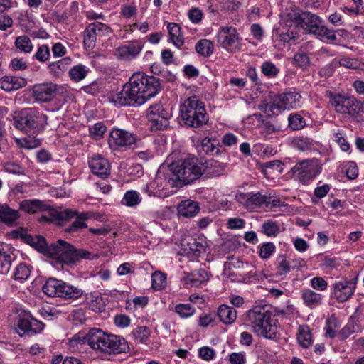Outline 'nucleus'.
<instances>
[{
  "mask_svg": "<svg viewBox=\"0 0 364 364\" xmlns=\"http://www.w3.org/2000/svg\"><path fill=\"white\" fill-rule=\"evenodd\" d=\"M161 89L160 79L142 72L134 73L122 90L112 96V102L117 106L138 107L155 97Z\"/></svg>",
  "mask_w": 364,
  "mask_h": 364,
  "instance_id": "1",
  "label": "nucleus"
},
{
  "mask_svg": "<svg viewBox=\"0 0 364 364\" xmlns=\"http://www.w3.org/2000/svg\"><path fill=\"white\" fill-rule=\"evenodd\" d=\"M78 344H87L91 348L109 354L125 353L129 347L122 337L107 334L100 328H92L87 333L79 332L70 341L73 347Z\"/></svg>",
  "mask_w": 364,
  "mask_h": 364,
  "instance_id": "2",
  "label": "nucleus"
},
{
  "mask_svg": "<svg viewBox=\"0 0 364 364\" xmlns=\"http://www.w3.org/2000/svg\"><path fill=\"white\" fill-rule=\"evenodd\" d=\"M45 255L59 264L66 265L75 264L82 259L93 260L98 258L97 255L84 249H77L72 244L60 239L48 245Z\"/></svg>",
  "mask_w": 364,
  "mask_h": 364,
  "instance_id": "3",
  "label": "nucleus"
},
{
  "mask_svg": "<svg viewBox=\"0 0 364 364\" xmlns=\"http://www.w3.org/2000/svg\"><path fill=\"white\" fill-rule=\"evenodd\" d=\"M272 306L258 305L247 312V321L259 336L268 339L276 338L277 326L272 319Z\"/></svg>",
  "mask_w": 364,
  "mask_h": 364,
  "instance_id": "4",
  "label": "nucleus"
},
{
  "mask_svg": "<svg viewBox=\"0 0 364 364\" xmlns=\"http://www.w3.org/2000/svg\"><path fill=\"white\" fill-rule=\"evenodd\" d=\"M46 115L36 108L23 109L14 116V125L29 136L35 137L47 124Z\"/></svg>",
  "mask_w": 364,
  "mask_h": 364,
  "instance_id": "5",
  "label": "nucleus"
},
{
  "mask_svg": "<svg viewBox=\"0 0 364 364\" xmlns=\"http://www.w3.org/2000/svg\"><path fill=\"white\" fill-rule=\"evenodd\" d=\"M180 114L183 124L188 127H201L209 119L204 103L196 96H191L183 102L180 107Z\"/></svg>",
  "mask_w": 364,
  "mask_h": 364,
  "instance_id": "6",
  "label": "nucleus"
},
{
  "mask_svg": "<svg viewBox=\"0 0 364 364\" xmlns=\"http://www.w3.org/2000/svg\"><path fill=\"white\" fill-rule=\"evenodd\" d=\"M171 170L176 176L175 180L187 185L198 179L205 172V166L203 161L192 156L173 165Z\"/></svg>",
  "mask_w": 364,
  "mask_h": 364,
  "instance_id": "7",
  "label": "nucleus"
},
{
  "mask_svg": "<svg viewBox=\"0 0 364 364\" xmlns=\"http://www.w3.org/2000/svg\"><path fill=\"white\" fill-rule=\"evenodd\" d=\"M50 214V218L43 215L41 220L55 223L58 225L62 226L70 219L75 218V220L65 229V231L69 233L77 232L82 228H87L85 220L90 217V214L87 212L78 213L69 209L63 210H52Z\"/></svg>",
  "mask_w": 364,
  "mask_h": 364,
  "instance_id": "8",
  "label": "nucleus"
},
{
  "mask_svg": "<svg viewBox=\"0 0 364 364\" xmlns=\"http://www.w3.org/2000/svg\"><path fill=\"white\" fill-rule=\"evenodd\" d=\"M42 291L50 297H60L65 299H77L83 294L81 289L53 277H50L46 281Z\"/></svg>",
  "mask_w": 364,
  "mask_h": 364,
  "instance_id": "9",
  "label": "nucleus"
},
{
  "mask_svg": "<svg viewBox=\"0 0 364 364\" xmlns=\"http://www.w3.org/2000/svg\"><path fill=\"white\" fill-rule=\"evenodd\" d=\"M330 102L337 113L355 118L360 111V102L352 96L331 94Z\"/></svg>",
  "mask_w": 364,
  "mask_h": 364,
  "instance_id": "10",
  "label": "nucleus"
},
{
  "mask_svg": "<svg viewBox=\"0 0 364 364\" xmlns=\"http://www.w3.org/2000/svg\"><path fill=\"white\" fill-rule=\"evenodd\" d=\"M321 167L316 159H304L296 163L291 171L295 179L303 184H307L321 172Z\"/></svg>",
  "mask_w": 364,
  "mask_h": 364,
  "instance_id": "11",
  "label": "nucleus"
},
{
  "mask_svg": "<svg viewBox=\"0 0 364 364\" xmlns=\"http://www.w3.org/2000/svg\"><path fill=\"white\" fill-rule=\"evenodd\" d=\"M147 117L151 122V131L162 130L168 127L171 113L161 103H156L149 107Z\"/></svg>",
  "mask_w": 364,
  "mask_h": 364,
  "instance_id": "12",
  "label": "nucleus"
},
{
  "mask_svg": "<svg viewBox=\"0 0 364 364\" xmlns=\"http://www.w3.org/2000/svg\"><path fill=\"white\" fill-rule=\"evenodd\" d=\"M300 98L301 95L294 91L276 95L272 98L270 109L274 113L275 109L281 112L286 109L296 108L299 106Z\"/></svg>",
  "mask_w": 364,
  "mask_h": 364,
  "instance_id": "13",
  "label": "nucleus"
},
{
  "mask_svg": "<svg viewBox=\"0 0 364 364\" xmlns=\"http://www.w3.org/2000/svg\"><path fill=\"white\" fill-rule=\"evenodd\" d=\"M218 42L228 51L240 50V38L236 29L231 26L222 27L218 33Z\"/></svg>",
  "mask_w": 364,
  "mask_h": 364,
  "instance_id": "14",
  "label": "nucleus"
},
{
  "mask_svg": "<svg viewBox=\"0 0 364 364\" xmlns=\"http://www.w3.org/2000/svg\"><path fill=\"white\" fill-rule=\"evenodd\" d=\"M356 281L357 279H343L333 284L331 286V296L339 302L346 301L355 291Z\"/></svg>",
  "mask_w": 364,
  "mask_h": 364,
  "instance_id": "15",
  "label": "nucleus"
},
{
  "mask_svg": "<svg viewBox=\"0 0 364 364\" xmlns=\"http://www.w3.org/2000/svg\"><path fill=\"white\" fill-rule=\"evenodd\" d=\"M61 87L55 83L49 82L37 84L33 88V97L38 102H49L58 94Z\"/></svg>",
  "mask_w": 364,
  "mask_h": 364,
  "instance_id": "16",
  "label": "nucleus"
},
{
  "mask_svg": "<svg viewBox=\"0 0 364 364\" xmlns=\"http://www.w3.org/2000/svg\"><path fill=\"white\" fill-rule=\"evenodd\" d=\"M9 235L13 239H21L26 244L34 247L39 252L46 255L48 244L43 236L39 235L32 236L18 230L11 231Z\"/></svg>",
  "mask_w": 364,
  "mask_h": 364,
  "instance_id": "17",
  "label": "nucleus"
},
{
  "mask_svg": "<svg viewBox=\"0 0 364 364\" xmlns=\"http://www.w3.org/2000/svg\"><path fill=\"white\" fill-rule=\"evenodd\" d=\"M136 138L132 134L119 129H114L109 133L108 143L113 149L130 146L135 143Z\"/></svg>",
  "mask_w": 364,
  "mask_h": 364,
  "instance_id": "18",
  "label": "nucleus"
},
{
  "mask_svg": "<svg viewBox=\"0 0 364 364\" xmlns=\"http://www.w3.org/2000/svg\"><path fill=\"white\" fill-rule=\"evenodd\" d=\"M89 166L95 176L105 179L110 175V164L101 155L93 156L89 160Z\"/></svg>",
  "mask_w": 364,
  "mask_h": 364,
  "instance_id": "19",
  "label": "nucleus"
},
{
  "mask_svg": "<svg viewBox=\"0 0 364 364\" xmlns=\"http://www.w3.org/2000/svg\"><path fill=\"white\" fill-rule=\"evenodd\" d=\"M323 24L322 19L316 14L309 11L301 12L300 27L306 33L316 34Z\"/></svg>",
  "mask_w": 364,
  "mask_h": 364,
  "instance_id": "20",
  "label": "nucleus"
},
{
  "mask_svg": "<svg viewBox=\"0 0 364 364\" xmlns=\"http://www.w3.org/2000/svg\"><path fill=\"white\" fill-rule=\"evenodd\" d=\"M142 48L143 44L141 41H133L117 48L116 55L119 59L130 60L139 54Z\"/></svg>",
  "mask_w": 364,
  "mask_h": 364,
  "instance_id": "21",
  "label": "nucleus"
},
{
  "mask_svg": "<svg viewBox=\"0 0 364 364\" xmlns=\"http://www.w3.org/2000/svg\"><path fill=\"white\" fill-rule=\"evenodd\" d=\"M19 205L20 208L27 213L34 214L46 210L52 211L50 205L38 199L23 200L20 203Z\"/></svg>",
  "mask_w": 364,
  "mask_h": 364,
  "instance_id": "22",
  "label": "nucleus"
},
{
  "mask_svg": "<svg viewBox=\"0 0 364 364\" xmlns=\"http://www.w3.org/2000/svg\"><path fill=\"white\" fill-rule=\"evenodd\" d=\"M26 85V80L20 77L6 75L0 79V87L7 92L16 90Z\"/></svg>",
  "mask_w": 364,
  "mask_h": 364,
  "instance_id": "23",
  "label": "nucleus"
},
{
  "mask_svg": "<svg viewBox=\"0 0 364 364\" xmlns=\"http://www.w3.org/2000/svg\"><path fill=\"white\" fill-rule=\"evenodd\" d=\"M85 301L93 311L102 312L105 311V304L100 292L94 291L85 294Z\"/></svg>",
  "mask_w": 364,
  "mask_h": 364,
  "instance_id": "24",
  "label": "nucleus"
},
{
  "mask_svg": "<svg viewBox=\"0 0 364 364\" xmlns=\"http://www.w3.org/2000/svg\"><path fill=\"white\" fill-rule=\"evenodd\" d=\"M301 299L306 306L314 309L322 304L323 296L311 289H306L301 291Z\"/></svg>",
  "mask_w": 364,
  "mask_h": 364,
  "instance_id": "25",
  "label": "nucleus"
},
{
  "mask_svg": "<svg viewBox=\"0 0 364 364\" xmlns=\"http://www.w3.org/2000/svg\"><path fill=\"white\" fill-rule=\"evenodd\" d=\"M18 211L10 208L7 204L0 205V221L8 225H13L19 218Z\"/></svg>",
  "mask_w": 364,
  "mask_h": 364,
  "instance_id": "26",
  "label": "nucleus"
},
{
  "mask_svg": "<svg viewBox=\"0 0 364 364\" xmlns=\"http://www.w3.org/2000/svg\"><path fill=\"white\" fill-rule=\"evenodd\" d=\"M281 23L287 28H296L300 27L301 13L292 10L284 13L282 16Z\"/></svg>",
  "mask_w": 364,
  "mask_h": 364,
  "instance_id": "27",
  "label": "nucleus"
},
{
  "mask_svg": "<svg viewBox=\"0 0 364 364\" xmlns=\"http://www.w3.org/2000/svg\"><path fill=\"white\" fill-rule=\"evenodd\" d=\"M200 210L197 202L187 200L182 201L178 206V211L180 215L191 218L196 215Z\"/></svg>",
  "mask_w": 364,
  "mask_h": 364,
  "instance_id": "28",
  "label": "nucleus"
},
{
  "mask_svg": "<svg viewBox=\"0 0 364 364\" xmlns=\"http://www.w3.org/2000/svg\"><path fill=\"white\" fill-rule=\"evenodd\" d=\"M218 316L223 323L231 324L237 318V311L233 307L222 304L218 308Z\"/></svg>",
  "mask_w": 364,
  "mask_h": 364,
  "instance_id": "29",
  "label": "nucleus"
},
{
  "mask_svg": "<svg viewBox=\"0 0 364 364\" xmlns=\"http://www.w3.org/2000/svg\"><path fill=\"white\" fill-rule=\"evenodd\" d=\"M270 203V198L265 195H262L260 192L256 193H249L248 199L247 200L246 208L249 209H254L260 207L263 204Z\"/></svg>",
  "mask_w": 364,
  "mask_h": 364,
  "instance_id": "30",
  "label": "nucleus"
},
{
  "mask_svg": "<svg viewBox=\"0 0 364 364\" xmlns=\"http://www.w3.org/2000/svg\"><path fill=\"white\" fill-rule=\"evenodd\" d=\"M168 31L169 38L171 42L177 47L181 48L184 41L181 32V27L178 24L174 23H169L168 24Z\"/></svg>",
  "mask_w": 364,
  "mask_h": 364,
  "instance_id": "31",
  "label": "nucleus"
},
{
  "mask_svg": "<svg viewBox=\"0 0 364 364\" xmlns=\"http://www.w3.org/2000/svg\"><path fill=\"white\" fill-rule=\"evenodd\" d=\"M209 278L210 274L206 269H198L193 271L188 279L192 286L198 287L202 283L207 282Z\"/></svg>",
  "mask_w": 364,
  "mask_h": 364,
  "instance_id": "32",
  "label": "nucleus"
},
{
  "mask_svg": "<svg viewBox=\"0 0 364 364\" xmlns=\"http://www.w3.org/2000/svg\"><path fill=\"white\" fill-rule=\"evenodd\" d=\"M297 341L301 346L309 348L312 344V337L308 326H300L297 334Z\"/></svg>",
  "mask_w": 364,
  "mask_h": 364,
  "instance_id": "33",
  "label": "nucleus"
},
{
  "mask_svg": "<svg viewBox=\"0 0 364 364\" xmlns=\"http://www.w3.org/2000/svg\"><path fill=\"white\" fill-rule=\"evenodd\" d=\"M70 63L71 59L70 58H64L58 61L50 63L48 65V69L53 76L58 77L67 70Z\"/></svg>",
  "mask_w": 364,
  "mask_h": 364,
  "instance_id": "34",
  "label": "nucleus"
},
{
  "mask_svg": "<svg viewBox=\"0 0 364 364\" xmlns=\"http://www.w3.org/2000/svg\"><path fill=\"white\" fill-rule=\"evenodd\" d=\"M150 334V329L147 326H138L134 329L131 333V336L136 342L148 344Z\"/></svg>",
  "mask_w": 364,
  "mask_h": 364,
  "instance_id": "35",
  "label": "nucleus"
},
{
  "mask_svg": "<svg viewBox=\"0 0 364 364\" xmlns=\"http://www.w3.org/2000/svg\"><path fill=\"white\" fill-rule=\"evenodd\" d=\"M195 50L198 55L209 57L213 53L214 46L210 40L201 39L196 43Z\"/></svg>",
  "mask_w": 364,
  "mask_h": 364,
  "instance_id": "36",
  "label": "nucleus"
},
{
  "mask_svg": "<svg viewBox=\"0 0 364 364\" xmlns=\"http://www.w3.org/2000/svg\"><path fill=\"white\" fill-rule=\"evenodd\" d=\"M313 145V140L308 137L296 136L291 140V146L302 151L311 150Z\"/></svg>",
  "mask_w": 364,
  "mask_h": 364,
  "instance_id": "37",
  "label": "nucleus"
},
{
  "mask_svg": "<svg viewBox=\"0 0 364 364\" xmlns=\"http://www.w3.org/2000/svg\"><path fill=\"white\" fill-rule=\"evenodd\" d=\"M15 46L17 49L25 53H29L33 50V45L30 38L25 35L16 38Z\"/></svg>",
  "mask_w": 364,
  "mask_h": 364,
  "instance_id": "38",
  "label": "nucleus"
},
{
  "mask_svg": "<svg viewBox=\"0 0 364 364\" xmlns=\"http://www.w3.org/2000/svg\"><path fill=\"white\" fill-rule=\"evenodd\" d=\"M205 166V171H208V173L213 176H220L223 173L225 164L220 163L215 160L211 159L203 162Z\"/></svg>",
  "mask_w": 364,
  "mask_h": 364,
  "instance_id": "39",
  "label": "nucleus"
},
{
  "mask_svg": "<svg viewBox=\"0 0 364 364\" xmlns=\"http://www.w3.org/2000/svg\"><path fill=\"white\" fill-rule=\"evenodd\" d=\"M218 144L217 140L209 137H205L201 141L202 150L207 154H218L219 153V149L217 147V145Z\"/></svg>",
  "mask_w": 364,
  "mask_h": 364,
  "instance_id": "40",
  "label": "nucleus"
},
{
  "mask_svg": "<svg viewBox=\"0 0 364 364\" xmlns=\"http://www.w3.org/2000/svg\"><path fill=\"white\" fill-rule=\"evenodd\" d=\"M31 274V269L25 263H20L16 268L14 273V279L18 281L26 280Z\"/></svg>",
  "mask_w": 364,
  "mask_h": 364,
  "instance_id": "41",
  "label": "nucleus"
},
{
  "mask_svg": "<svg viewBox=\"0 0 364 364\" xmlns=\"http://www.w3.org/2000/svg\"><path fill=\"white\" fill-rule=\"evenodd\" d=\"M293 63L296 67L304 70L309 67L310 59L306 53L304 52H298L294 55Z\"/></svg>",
  "mask_w": 364,
  "mask_h": 364,
  "instance_id": "42",
  "label": "nucleus"
},
{
  "mask_svg": "<svg viewBox=\"0 0 364 364\" xmlns=\"http://www.w3.org/2000/svg\"><path fill=\"white\" fill-rule=\"evenodd\" d=\"M152 287L155 290H161L166 285V276L161 272L156 271L151 275Z\"/></svg>",
  "mask_w": 364,
  "mask_h": 364,
  "instance_id": "43",
  "label": "nucleus"
},
{
  "mask_svg": "<svg viewBox=\"0 0 364 364\" xmlns=\"http://www.w3.org/2000/svg\"><path fill=\"white\" fill-rule=\"evenodd\" d=\"M174 311L181 318H186L193 316L196 309L190 304H178L175 306Z\"/></svg>",
  "mask_w": 364,
  "mask_h": 364,
  "instance_id": "44",
  "label": "nucleus"
},
{
  "mask_svg": "<svg viewBox=\"0 0 364 364\" xmlns=\"http://www.w3.org/2000/svg\"><path fill=\"white\" fill-rule=\"evenodd\" d=\"M140 202L139 194L135 191H127L122 199V203L129 207L136 206Z\"/></svg>",
  "mask_w": 364,
  "mask_h": 364,
  "instance_id": "45",
  "label": "nucleus"
},
{
  "mask_svg": "<svg viewBox=\"0 0 364 364\" xmlns=\"http://www.w3.org/2000/svg\"><path fill=\"white\" fill-rule=\"evenodd\" d=\"M12 257L5 252H0V274H6L11 268Z\"/></svg>",
  "mask_w": 364,
  "mask_h": 364,
  "instance_id": "46",
  "label": "nucleus"
},
{
  "mask_svg": "<svg viewBox=\"0 0 364 364\" xmlns=\"http://www.w3.org/2000/svg\"><path fill=\"white\" fill-rule=\"evenodd\" d=\"M262 73L269 78L275 77L279 73V69L272 62L265 61L261 65Z\"/></svg>",
  "mask_w": 364,
  "mask_h": 364,
  "instance_id": "47",
  "label": "nucleus"
},
{
  "mask_svg": "<svg viewBox=\"0 0 364 364\" xmlns=\"http://www.w3.org/2000/svg\"><path fill=\"white\" fill-rule=\"evenodd\" d=\"M288 120L289 126L293 130L301 129L306 125L305 119L299 114H291Z\"/></svg>",
  "mask_w": 364,
  "mask_h": 364,
  "instance_id": "48",
  "label": "nucleus"
},
{
  "mask_svg": "<svg viewBox=\"0 0 364 364\" xmlns=\"http://www.w3.org/2000/svg\"><path fill=\"white\" fill-rule=\"evenodd\" d=\"M69 75L73 81L79 82L87 75L85 67L82 65L73 66L69 71Z\"/></svg>",
  "mask_w": 364,
  "mask_h": 364,
  "instance_id": "49",
  "label": "nucleus"
},
{
  "mask_svg": "<svg viewBox=\"0 0 364 364\" xmlns=\"http://www.w3.org/2000/svg\"><path fill=\"white\" fill-rule=\"evenodd\" d=\"M344 136V132L338 129L336 132L333 134V140L338 144L343 151H348L350 149V146Z\"/></svg>",
  "mask_w": 364,
  "mask_h": 364,
  "instance_id": "50",
  "label": "nucleus"
},
{
  "mask_svg": "<svg viewBox=\"0 0 364 364\" xmlns=\"http://www.w3.org/2000/svg\"><path fill=\"white\" fill-rule=\"evenodd\" d=\"M89 31L95 33L97 36L109 35L111 33L109 27L100 22H95L89 24Z\"/></svg>",
  "mask_w": 364,
  "mask_h": 364,
  "instance_id": "51",
  "label": "nucleus"
},
{
  "mask_svg": "<svg viewBox=\"0 0 364 364\" xmlns=\"http://www.w3.org/2000/svg\"><path fill=\"white\" fill-rule=\"evenodd\" d=\"M262 230L267 236H276L279 232V226L276 222L267 220L262 224Z\"/></svg>",
  "mask_w": 364,
  "mask_h": 364,
  "instance_id": "52",
  "label": "nucleus"
},
{
  "mask_svg": "<svg viewBox=\"0 0 364 364\" xmlns=\"http://www.w3.org/2000/svg\"><path fill=\"white\" fill-rule=\"evenodd\" d=\"M90 134L96 140L103 137L107 131V127L103 122H97L90 128Z\"/></svg>",
  "mask_w": 364,
  "mask_h": 364,
  "instance_id": "53",
  "label": "nucleus"
},
{
  "mask_svg": "<svg viewBox=\"0 0 364 364\" xmlns=\"http://www.w3.org/2000/svg\"><path fill=\"white\" fill-rule=\"evenodd\" d=\"M277 270L279 275L284 276L290 272L291 267L283 255L277 258Z\"/></svg>",
  "mask_w": 364,
  "mask_h": 364,
  "instance_id": "54",
  "label": "nucleus"
},
{
  "mask_svg": "<svg viewBox=\"0 0 364 364\" xmlns=\"http://www.w3.org/2000/svg\"><path fill=\"white\" fill-rule=\"evenodd\" d=\"M97 36L94 32H90L89 31V25L87 26L85 31H84V39L83 43L85 47L87 49H92L94 48L95 41H96Z\"/></svg>",
  "mask_w": 364,
  "mask_h": 364,
  "instance_id": "55",
  "label": "nucleus"
},
{
  "mask_svg": "<svg viewBox=\"0 0 364 364\" xmlns=\"http://www.w3.org/2000/svg\"><path fill=\"white\" fill-rule=\"evenodd\" d=\"M316 35L330 41H333L337 39L335 31L327 28L325 25H323V23Z\"/></svg>",
  "mask_w": 364,
  "mask_h": 364,
  "instance_id": "56",
  "label": "nucleus"
},
{
  "mask_svg": "<svg viewBox=\"0 0 364 364\" xmlns=\"http://www.w3.org/2000/svg\"><path fill=\"white\" fill-rule=\"evenodd\" d=\"M275 250V246L272 242H265L260 246L259 251V257L262 259H268Z\"/></svg>",
  "mask_w": 364,
  "mask_h": 364,
  "instance_id": "57",
  "label": "nucleus"
},
{
  "mask_svg": "<svg viewBox=\"0 0 364 364\" xmlns=\"http://www.w3.org/2000/svg\"><path fill=\"white\" fill-rule=\"evenodd\" d=\"M50 56V49L47 45H42L38 47L35 54V58L40 62H46Z\"/></svg>",
  "mask_w": 364,
  "mask_h": 364,
  "instance_id": "58",
  "label": "nucleus"
},
{
  "mask_svg": "<svg viewBox=\"0 0 364 364\" xmlns=\"http://www.w3.org/2000/svg\"><path fill=\"white\" fill-rule=\"evenodd\" d=\"M311 286L317 291H324L328 287L327 282L320 277H315L310 281Z\"/></svg>",
  "mask_w": 364,
  "mask_h": 364,
  "instance_id": "59",
  "label": "nucleus"
},
{
  "mask_svg": "<svg viewBox=\"0 0 364 364\" xmlns=\"http://www.w3.org/2000/svg\"><path fill=\"white\" fill-rule=\"evenodd\" d=\"M5 171L9 173L13 174H23V168L18 163L16 162H7L4 165Z\"/></svg>",
  "mask_w": 364,
  "mask_h": 364,
  "instance_id": "60",
  "label": "nucleus"
},
{
  "mask_svg": "<svg viewBox=\"0 0 364 364\" xmlns=\"http://www.w3.org/2000/svg\"><path fill=\"white\" fill-rule=\"evenodd\" d=\"M283 164L279 160L267 161L262 165V169L264 174H267V169H274L278 172H282Z\"/></svg>",
  "mask_w": 364,
  "mask_h": 364,
  "instance_id": "61",
  "label": "nucleus"
},
{
  "mask_svg": "<svg viewBox=\"0 0 364 364\" xmlns=\"http://www.w3.org/2000/svg\"><path fill=\"white\" fill-rule=\"evenodd\" d=\"M199 356L205 360H210L213 358L215 355V351L213 348L208 346H204L198 350Z\"/></svg>",
  "mask_w": 364,
  "mask_h": 364,
  "instance_id": "62",
  "label": "nucleus"
},
{
  "mask_svg": "<svg viewBox=\"0 0 364 364\" xmlns=\"http://www.w3.org/2000/svg\"><path fill=\"white\" fill-rule=\"evenodd\" d=\"M115 325L120 328H125L129 326L130 318L124 314H118L114 317Z\"/></svg>",
  "mask_w": 364,
  "mask_h": 364,
  "instance_id": "63",
  "label": "nucleus"
},
{
  "mask_svg": "<svg viewBox=\"0 0 364 364\" xmlns=\"http://www.w3.org/2000/svg\"><path fill=\"white\" fill-rule=\"evenodd\" d=\"M355 332V326L352 323L346 325L339 332L340 340H345Z\"/></svg>",
  "mask_w": 364,
  "mask_h": 364,
  "instance_id": "64",
  "label": "nucleus"
}]
</instances>
